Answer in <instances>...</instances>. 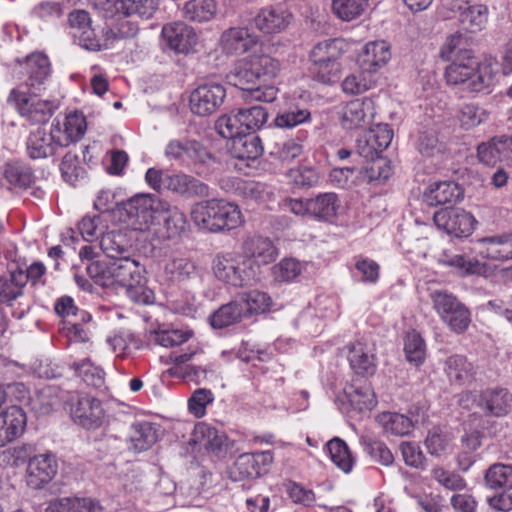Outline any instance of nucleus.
<instances>
[{"label": "nucleus", "mask_w": 512, "mask_h": 512, "mask_svg": "<svg viewBox=\"0 0 512 512\" xmlns=\"http://www.w3.org/2000/svg\"><path fill=\"white\" fill-rule=\"evenodd\" d=\"M280 71L279 60L259 51L238 60L227 77L231 84L243 90L245 100L272 102L277 97L278 89L268 83Z\"/></svg>", "instance_id": "nucleus-1"}, {"label": "nucleus", "mask_w": 512, "mask_h": 512, "mask_svg": "<svg viewBox=\"0 0 512 512\" xmlns=\"http://www.w3.org/2000/svg\"><path fill=\"white\" fill-rule=\"evenodd\" d=\"M494 78L492 63H478L471 50H461L445 70V79L449 85H464L473 93L488 88Z\"/></svg>", "instance_id": "nucleus-2"}, {"label": "nucleus", "mask_w": 512, "mask_h": 512, "mask_svg": "<svg viewBox=\"0 0 512 512\" xmlns=\"http://www.w3.org/2000/svg\"><path fill=\"white\" fill-rule=\"evenodd\" d=\"M191 218L197 226L211 232L235 229L242 223L237 205L217 199L197 203L191 211Z\"/></svg>", "instance_id": "nucleus-3"}, {"label": "nucleus", "mask_w": 512, "mask_h": 512, "mask_svg": "<svg viewBox=\"0 0 512 512\" xmlns=\"http://www.w3.org/2000/svg\"><path fill=\"white\" fill-rule=\"evenodd\" d=\"M431 300L441 321L452 332L462 334L468 329L471 323L470 311L455 295L448 291L436 290L431 293Z\"/></svg>", "instance_id": "nucleus-4"}, {"label": "nucleus", "mask_w": 512, "mask_h": 512, "mask_svg": "<svg viewBox=\"0 0 512 512\" xmlns=\"http://www.w3.org/2000/svg\"><path fill=\"white\" fill-rule=\"evenodd\" d=\"M164 156L183 168L204 166L212 159V154L202 142L189 137L171 139L165 146Z\"/></svg>", "instance_id": "nucleus-5"}, {"label": "nucleus", "mask_w": 512, "mask_h": 512, "mask_svg": "<svg viewBox=\"0 0 512 512\" xmlns=\"http://www.w3.org/2000/svg\"><path fill=\"white\" fill-rule=\"evenodd\" d=\"M129 224L139 231L147 230L154 221V214L169 210V203L152 194H136L123 202Z\"/></svg>", "instance_id": "nucleus-6"}, {"label": "nucleus", "mask_w": 512, "mask_h": 512, "mask_svg": "<svg viewBox=\"0 0 512 512\" xmlns=\"http://www.w3.org/2000/svg\"><path fill=\"white\" fill-rule=\"evenodd\" d=\"M7 101L23 117L35 124L47 122L56 109L54 102L37 98L33 90L31 93H27L19 88H14L10 91Z\"/></svg>", "instance_id": "nucleus-7"}, {"label": "nucleus", "mask_w": 512, "mask_h": 512, "mask_svg": "<svg viewBox=\"0 0 512 512\" xmlns=\"http://www.w3.org/2000/svg\"><path fill=\"white\" fill-rule=\"evenodd\" d=\"M226 90L222 84L209 82L199 85L190 95V109L199 116L215 113L223 104Z\"/></svg>", "instance_id": "nucleus-8"}, {"label": "nucleus", "mask_w": 512, "mask_h": 512, "mask_svg": "<svg viewBox=\"0 0 512 512\" xmlns=\"http://www.w3.org/2000/svg\"><path fill=\"white\" fill-rule=\"evenodd\" d=\"M59 134V121L53 122L50 131L38 128L31 132L26 141V150L31 159H44L54 156L64 146Z\"/></svg>", "instance_id": "nucleus-9"}, {"label": "nucleus", "mask_w": 512, "mask_h": 512, "mask_svg": "<svg viewBox=\"0 0 512 512\" xmlns=\"http://www.w3.org/2000/svg\"><path fill=\"white\" fill-rule=\"evenodd\" d=\"M433 220L438 228L459 238L470 236L477 224L471 213L460 208L439 210L434 213Z\"/></svg>", "instance_id": "nucleus-10"}, {"label": "nucleus", "mask_w": 512, "mask_h": 512, "mask_svg": "<svg viewBox=\"0 0 512 512\" xmlns=\"http://www.w3.org/2000/svg\"><path fill=\"white\" fill-rule=\"evenodd\" d=\"M259 41L260 37L247 27H230L222 32L219 47L226 56H240L252 51Z\"/></svg>", "instance_id": "nucleus-11"}, {"label": "nucleus", "mask_w": 512, "mask_h": 512, "mask_svg": "<svg viewBox=\"0 0 512 512\" xmlns=\"http://www.w3.org/2000/svg\"><path fill=\"white\" fill-rule=\"evenodd\" d=\"M293 14L284 4H272L261 8L255 15V27L265 34H277L287 29Z\"/></svg>", "instance_id": "nucleus-12"}, {"label": "nucleus", "mask_w": 512, "mask_h": 512, "mask_svg": "<svg viewBox=\"0 0 512 512\" xmlns=\"http://www.w3.org/2000/svg\"><path fill=\"white\" fill-rule=\"evenodd\" d=\"M58 472L56 456L50 452L35 455L29 459L26 470L27 485L42 489L50 483Z\"/></svg>", "instance_id": "nucleus-13"}, {"label": "nucleus", "mask_w": 512, "mask_h": 512, "mask_svg": "<svg viewBox=\"0 0 512 512\" xmlns=\"http://www.w3.org/2000/svg\"><path fill=\"white\" fill-rule=\"evenodd\" d=\"M214 276L221 282L233 287H242L246 282V273L240 267V258L233 252L217 253L211 264Z\"/></svg>", "instance_id": "nucleus-14"}, {"label": "nucleus", "mask_w": 512, "mask_h": 512, "mask_svg": "<svg viewBox=\"0 0 512 512\" xmlns=\"http://www.w3.org/2000/svg\"><path fill=\"white\" fill-rule=\"evenodd\" d=\"M375 114V102L372 98H357L344 106L341 125L347 130L363 128L373 121Z\"/></svg>", "instance_id": "nucleus-15"}, {"label": "nucleus", "mask_w": 512, "mask_h": 512, "mask_svg": "<svg viewBox=\"0 0 512 512\" xmlns=\"http://www.w3.org/2000/svg\"><path fill=\"white\" fill-rule=\"evenodd\" d=\"M71 415L82 427L95 429L102 424L104 410L98 399L83 395L77 396L75 401L72 400Z\"/></svg>", "instance_id": "nucleus-16"}, {"label": "nucleus", "mask_w": 512, "mask_h": 512, "mask_svg": "<svg viewBox=\"0 0 512 512\" xmlns=\"http://www.w3.org/2000/svg\"><path fill=\"white\" fill-rule=\"evenodd\" d=\"M144 268L138 261L131 257H121L120 259L108 263V287L111 286H131V283L142 281Z\"/></svg>", "instance_id": "nucleus-17"}, {"label": "nucleus", "mask_w": 512, "mask_h": 512, "mask_svg": "<svg viewBox=\"0 0 512 512\" xmlns=\"http://www.w3.org/2000/svg\"><path fill=\"white\" fill-rule=\"evenodd\" d=\"M162 37L170 49L184 54L193 51L198 41L194 29L184 22L165 25L162 29Z\"/></svg>", "instance_id": "nucleus-18"}, {"label": "nucleus", "mask_w": 512, "mask_h": 512, "mask_svg": "<svg viewBox=\"0 0 512 512\" xmlns=\"http://www.w3.org/2000/svg\"><path fill=\"white\" fill-rule=\"evenodd\" d=\"M444 372L451 385L469 386L476 380L478 367L466 356L454 354L446 358Z\"/></svg>", "instance_id": "nucleus-19"}, {"label": "nucleus", "mask_w": 512, "mask_h": 512, "mask_svg": "<svg viewBox=\"0 0 512 512\" xmlns=\"http://www.w3.org/2000/svg\"><path fill=\"white\" fill-rule=\"evenodd\" d=\"M164 188L186 198H203L210 195V188L206 183L182 172L166 174Z\"/></svg>", "instance_id": "nucleus-20"}, {"label": "nucleus", "mask_w": 512, "mask_h": 512, "mask_svg": "<svg viewBox=\"0 0 512 512\" xmlns=\"http://www.w3.org/2000/svg\"><path fill=\"white\" fill-rule=\"evenodd\" d=\"M243 257L254 264L268 265L278 256V250L268 237L260 235L249 236L241 244Z\"/></svg>", "instance_id": "nucleus-21"}, {"label": "nucleus", "mask_w": 512, "mask_h": 512, "mask_svg": "<svg viewBox=\"0 0 512 512\" xmlns=\"http://www.w3.org/2000/svg\"><path fill=\"white\" fill-rule=\"evenodd\" d=\"M272 461L273 456L269 451L242 454L234 462L231 477L235 481L256 478L261 475L262 466L269 465Z\"/></svg>", "instance_id": "nucleus-22"}, {"label": "nucleus", "mask_w": 512, "mask_h": 512, "mask_svg": "<svg viewBox=\"0 0 512 512\" xmlns=\"http://www.w3.org/2000/svg\"><path fill=\"white\" fill-rule=\"evenodd\" d=\"M23 69L26 74L25 85L33 93L41 91L51 74L48 57L42 53H33L26 57Z\"/></svg>", "instance_id": "nucleus-23"}, {"label": "nucleus", "mask_w": 512, "mask_h": 512, "mask_svg": "<svg viewBox=\"0 0 512 512\" xmlns=\"http://www.w3.org/2000/svg\"><path fill=\"white\" fill-rule=\"evenodd\" d=\"M26 413L16 405L0 413V448L17 439L26 427Z\"/></svg>", "instance_id": "nucleus-24"}, {"label": "nucleus", "mask_w": 512, "mask_h": 512, "mask_svg": "<svg viewBox=\"0 0 512 512\" xmlns=\"http://www.w3.org/2000/svg\"><path fill=\"white\" fill-rule=\"evenodd\" d=\"M391 58L390 47L385 41H373L365 45L358 56V64L364 72H376Z\"/></svg>", "instance_id": "nucleus-25"}, {"label": "nucleus", "mask_w": 512, "mask_h": 512, "mask_svg": "<svg viewBox=\"0 0 512 512\" xmlns=\"http://www.w3.org/2000/svg\"><path fill=\"white\" fill-rule=\"evenodd\" d=\"M463 189L455 182L443 181L428 187L423 197L429 206L454 204L463 198Z\"/></svg>", "instance_id": "nucleus-26"}, {"label": "nucleus", "mask_w": 512, "mask_h": 512, "mask_svg": "<svg viewBox=\"0 0 512 512\" xmlns=\"http://www.w3.org/2000/svg\"><path fill=\"white\" fill-rule=\"evenodd\" d=\"M348 360L351 368L359 375L371 376L376 372L374 347L358 341L349 348Z\"/></svg>", "instance_id": "nucleus-27"}, {"label": "nucleus", "mask_w": 512, "mask_h": 512, "mask_svg": "<svg viewBox=\"0 0 512 512\" xmlns=\"http://www.w3.org/2000/svg\"><path fill=\"white\" fill-rule=\"evenodd\" d=\"M481 406L488 415L505 416L512 407V394L505 388L486 389L481 394Z\"/></svg>", "instance_id": "nucleus-28"}, {"label": "nucleus", "mask_w": 512, "mask_h": 512, "mask_svg": "<svg viewBox=\"0 0 512 512\" xmlns=\"http://www.w3.org/2000/svg\"><path fill=\"white\" fill-rule=\"evenodd\" d=\"M23 269L17 268L0 276V303L11 306L24 294Z\"/></svg>", "instance_id": "nucleus-29"}, {"label": "nucleus", "mask_w": 512, "mask_h": 512, "mask_svg": "<svg viewBox=\"0 0 512 512\" xmlns=\"http://www.w3.org/2000/svg\"><path fill=\"white\" fill-rule=\"evenodd\" d=\"M459 22L461 27L471 33L481 31L488 20V8L482 4L460 5Z\"/></svg>", "instance_id": "nucleus-30"}, {"label": "nucleus", "mask_w": 512, "mask_h": 512, "mask_svg": "<svg viewBox=\"0 0 512 512\" xmlns=\"http://www.w3.org/2000/svg\"><path fill=\"white\" fill-rule=\"evenodd\" d=\"M231 152L237 159L255 160L261 156L263 147L255 133H244L232 141Z\"/></svg>", "instance_id": "nucleus-31"}, {"label": "nucleus", "mask_w": 512, "mask_h": 512, "mask_svg": "<svg viewBox=\"0 0 512 512\" xmlns=\"http://www.w3.org/2000/svg\"><path fill=\"white\" fill-rule=\"evenodd\" d=\"M246 317L244 307L241 306L238 297L222 305L210 316V324L213 328L222 329L236 324Z\"/></svg>", "instance_id": "nucleus-32"}, {"label": "nucleus", "mask_w": 512, "mask_h": 512, "mask_svg": "<svg viewBox=\"0 0 512 512\" xmlns=\"http://www.w3.org/2000/svg\"><path fill=\"white\" fill-rule=\"evenodd\" d=\"M87 123L85 116L80 112H73L66 116L64 128L59 123V138L64 147L79 141L85 134Z\"/></svg>", "instance_id": "nucleus-33"}, {"label": "nucleus", "mask_w": 512, "mask_h": 512, "mask_svg": "<svg viewBox=\"0 0 512 512\" xmlns=\"http://www.w3.org/2000/svg\"><path fill=\"white\" fill-rule=\"evenodd\" d=\"M165 272L173 282L182 283L199 276L198 266L187 257H175L165 265Z\"/></svg>", "instance_id": "nucleus-34"}, {"label": "nucleus", "mask_w": 512, "mask_h": 512, "mask_svg": "<svg viewBox=\"0 0 512 512\" xmlns=\"http://www.w3.org/2000/svg\"><path fill=\"white\" fill-rule=\"evenodd\" d=\"M310 216L324 221H331L335 218L339 208V200L335 193L319 194L309 199Z\"/></svg>", "instance_id": "nucleus-35"}, {"label": "nucleus", "mask_w": 512, "mask_h": 512, "mask_svg": "<svg viewBox=\"0 0 512 512\" xmlns=\"http://www.w3.org/2000/svg\"><path fill=\"white\" fill-rule=\"evenodd\" d=\"M99 246L111 261L121 257H130L131 246L128 244L125 235L120 232L111 231L104 234Z\"/></svg>", "instance_id": "nucleus-36"}, {"label": "nucleus", "mask_w": 512, "mask_h": 512, "mask_svg": "<svg viewBox=\"0 0 512 512\" xmlns=\"http://www.w3.org/2000/svg\"><path fill=\"white\" fill-rule=\"evenodd\" d=\"M217 12L215 0H188L182 8L183 17L193 22L212 20Z\"/></svg>", "instance_id": "nucleus-37"}, {"label": "nucleus", "mask_w": 512, "mask_h": 512, "mask_svg": "<svg viewBox=\"0 0 512 512\" xmlns=\"http://www.w3.org/2000/svg\"><path fill=\"white\" fill-rule=\"evenodd\" d=\"M481 242L487 244L485 252H481L486 258L499 261L512 259V234L486 237Z\"/></svg>", "instance_id": "nucleus-38"}, {"label": "nucleus", "mask_w": 512, "mask_h": 512, "mask_svg": "<svg viewBox=\"0 0 512 512\" xmlns=\"http://www.w3.org/2000/svg\"><path fill=\"white\" fill-rule=\"evenodd\" d=\"M239 302L244 307L245 316L260 314L269 311L272 306V298L266 292L252 290L237 294Z\"/></svg>", "instance_id": "nucleus-39"}, {"label": "nucleus", "mask_w": 512, "mask_h": 512, "mask_svg": "<svg viewBox=\"0 0 512 512\" xmlns=\"http://www.w3.org/2000/svg\"><path fill=\"white\" fill-rule=\"evenodd\" d=\"M376 421L385 433L395 436L407 435L413 427L409 417L396 412H383L377 415Z\"/></svg>", "instance_id": "nucleus-40"}, {"label": "nucleus", "mask_w": 512, "mask_h": 512, "mask_svg": "<svg viewBox=\"0 0 512 512\" xmlns=\"http://www.w3.org/2000/svg\"><path fill=\"white\" fill-rule=\"evenodd\" d=\"M159 6V0H118L114 6L117 12H122L125 17L139 16L151 18Z\"/></svg>", "instance_id": "nucleus-41"}, {"label": "nucleus", "mask_w": 512, "mask_h": 512, "mask_svg": "<svg viewBox=\"0 0 512 512\" xmlns=\"http://www.w3.org/2000/svg\"><path fill=\"white\" fill-rule=\"evenodd\" d=\"M351 406L360 411H371L377 405L375 392L368 383L353 385L347 392Z\"/></svg>", "instance_id": "nucleus-42"}, {"label": "nucleus", "mask_w": 512, "mask_h": 512, "mask_svg": "<svg viewBox=\"0 0 512 512\" xmlns=\"http://www.w3.org/2000/svg\"><path fill=\"white\" fill-rule=\"evenodd\" d=\"M72 369L88 386L101 389L105 385V372L99 366L94 365L90 359L74 362Z\"/></svg>", "instance_id": "nucleus-43"}, {"label": "nucleus", "mask_w": 512, "mask_h": 512, "mask_svg": "<svg viewBox=\"0 0 512 512\" xmlns=\"http://www.w3.org/2000/svg\"><path fill=\"white\" fill-rule=\"evenodd\" d=\"M510 143H512V139L507 137L493 138L487 143H482L477 149L480 162L488 166L495 165Z\"/></svg>", "instance_id": "nucleus-44"}, {"label": "nucleus", "mask_w": 512, "mask_h": 512, "mask_svg": "<svg viewBox=\"0 0 512 512\" xmlns=\"http://www.w3.org/2000/svg\"><path fill=\"white\" fill-rule=\"evenodd\" d=\"M485 482L491 489H512V465H491L485 473Z\"/></svg>", "instance_id": "nucleus-45"}, {"label": "nucleus", "mask_w": 512, "mask_h": 512, "mask_svg": "<svg viewBox=\"0 0 512 512\" xmlns=\"http://www.w3.org/2000/svg\"><path fill=\"white\" fill-rule=\"evenodd\" d=\"M360 443L365 452L377 463L389 466L394 462V456L387 445L369 435H362Z\"/></svg>", "instance_id": "nucleus-46"}, {"label": "nucleus", "mask_w": 512, "mask_h": 512, "mask_svg": "<svg viewBox=\"0 0 512 512\" xmlns=\"http://www.w3.org/2000/svg\"><path fill=\"white\" fill-rule=\"evenodd\" d=\"M332 462L343 472L349 473L354 465V458L347 444L340 438H334L327 443Z\"/></svg>", "instance_id": "nucleus-47"}, {"label": "nucleus", "mask_w": 512, "mask_h": 512, "mask_svg": "<svg viewBox=\"0 0 512 512\" xmlns=\"http://www.w3.org/2000/svg\"><path fill=\"white\" fill-rule=\"evenodd\" d=\"M368 6L369 0H332L333 13L343 21L360 17Z\"/></svg>", "instance_id": "nucleus-48"}, {"label": "nucleus", "mask_w": 512, "mask_h": 512, "mask_svg": "<svg viewBox=\"0 0 512 512\" xmlns=\"http://www.w3.org/2000/svg\"><path fill=\"white\" fill-rule=\"evenodd\" d=\"M489 113L475 103H467L460 107L457 118L465 130L472 129L488 119Z\"/></svg>", "instance_id": "nucleus-49"}, {"label": "nucleus", "mask_w": 512, "mask_h": 512, "mask_svg": "<svg viewBox=\"0 0 512 512\" xmlns=\"http://www.w3.org/2000/svg\"><path fill=\"white\" fill-rule=\"evenodd\" d=\"M311 120L309 109L298 105L291 106L288 110L279 113L274 119V124L279 128L291 129Z\"/></svg>", "instance_id": "nucleus-50"}, {"label": "nucleus", "mask_w": 512, "mask_h": 512, "mask_svg": "<svg viewBox=\"0 0 512 512\" xmlns=\"http://www.w3.org/2000/svg\"><path fill=\"white\" fill-rule=\"evenodd\" d=\"M237 114L245 133L261 128L268 118L267 111L261 106L239 109Z\"/></svg>", "instance_id": "nucleus-51"}, {"label": "nucleus", "mask_w": 512, "mask_h": 512, "mask_svg": "<svg viewBox=\"0 0 512 512\" xmlns=\"http://www.w3.org/2000/svg\"><path fill=\"white\" fill-rule=\"evenodd\" d=\"M4 176L12 186L19 188H27L34 181L31 168L19 162L8 163Z\"/></svg>", "instance_id": "nucleus-52"}, {"label": "nucleus", "mask_w": 512, "mask_h": 512, "mask_svg": "<svg viewBox=\"0 0 512 512\" xmlns=\"http://www.w3.org/2000/svg\"><path fill=\"white\" fill-rule=\"evenodd\" d=\"M343 53V41L340 39H327L317 43L310 52L311 61L339 60Z\"/></svg>", "instance_id": "nucleus-53"}, {"label": "nucleus", "mask_w": 512, "mask_h": 512, "mask_svg": "<svg viewBox=\"0 0 512 512\" xmlns=\"http://www.w3.org/2000/svg\"><path fill=\"white\" fill-rule=\"evenodd\" d=\"M302 153L303 145L291 139L274 144L269 155L274 161H278L281 164H289Z\"/></svg>", "instance_id": "nucleus-54"}, {"label": "nucleus", "mask_w": 512, "mask_h": 512, "mask_svg": "<svg viewBox=\"0 0 512 512\" xmlns=\"http://www.w3.org/2000/svg\"><path fill=\"white\" fill-rule=\"evenodd\" d=\"M215 127L221 137L230 139L231 141L245 133L238 114L234 111L219 117Z\"/></svg>", "instance_id": "nucleus-55"}, {"label": "nucleus", "mask_w": 512, "mask_h": 512, "mask_svg": "<svg viewBox=\"0 0 512 512\" xmlns=\"http://www.w3.org/2000/svg\"><path fill=\"white\" fill-rule=\"evenodd\" d=\"M442 262L459 270L462 275L482 274L485 266L475 258H467L461 254L446 255Z\"/></svg>", "instance_id": "nucleus-56"}, {"label": "nucleus", "mask_w": 512, "mask_h": 512, "mask_svg": "<svg viewBox=\"0 0 512 512\" xmlns=\"http://www.w3.org/2000/svg\"><path fill=\"white\" fill-rule=\"evenodd\" d=\"M310 71L320 82L331 83L339 76L340 63L339 60L332 59L311 61Z\"/></svg>", "instance_id": "nucleus-57"}, {"label": "nucleus", "mask_w": 512, "mask_h": 512, "mask_svg": "<svg viewBox=\"0 0 512 512\" xmlns=\"http://www.w3.org/2000/svg\"><path fill=\"white\" fill-rule=\"evenodd\" d=\"M131 441L136 451H145L155 443L156 432L148 422L137 423L133 425Z\"/></svg>", "instance_id": "nucleus-58"}, {"label": "nucleus", "mask_w": 512, "mask_h": 512, "mask_svg": "<svg viewBox=\"0 0 512 512\" xmlns=\"http://www.w3.org/2000/svg\"><path fill=\"white\" fill-rule=\"evenodd\" d=\"M290 182L299 188H310L318 183V171L308 165H300L297 168L290 169L287 173Z\"/></svg>", "instance_id": "nucleus-59"}, {"label": "nucleus", "mask_w": 512, "mask_h": 512, "mask_svg": "<svg viewBox=\"0 0 512 512\" xmlns=\"http://www.w3.org/2000/svg\"><path fill=\"white\" fill-rule=\"evenodd\" d=\"M60 170L64 180L72 185L82 178L85 174V169L77 154L69 151L67 152L61 162Z\"/></svg>", "instance_id": "nucleus-60"}, {"label": "nucleus", "mask_w": 512, "mask_h": 512, "mask_svg": "<svg viewBox=\"0 0 512 512\" xmlns=\"http://www.w3.org/2000/svg\"><path fill=\"white\" fill-rule=\"evenodd\" d=\"M191 335V332L180 329H160L154 332L153 341L165 348H171L188 341Z\"/></svg>", "instance_id": "nucleus-61"}, {"label": "nucleus", "mask_w": 512, "mask_h": 512, "mask_svg": "<svg viewBox=\"0 0 512 512\" xmlns=\"http://www.w3.org/2000/svg\"><path fill=\"white\" fill-rule=\"evenodd\" d=\"M404 351L410 363L420 365L425 357V344L421 336L415 332L407 333Z\"/></svg>", "instance_id": "nucleus-62"}, {"label": "nucleus", "mask_w": 512, "mask_h": 512, "mask_svg": "<svg viewBox=\"0 0 512 512\" xmlns=\"http://www.w3.org/2000/svg\"><path fill=\"white\" fill-rule=\"evenodd\" d=\"M168 216L165 219V228L169 238L181 236L189 229V222L186 215L177 208L166 211Z\"/></svg>", "instance_id": "nucleus-63"}, {"label": "nucleus", "mask_w": 512, "mask_h": 512, "mask_svg": "<svg viewBox=\"0 0 512 512\" xmlns=\"http://www.w3.org/2000/svg\"><path fill=\"white\" fill-rule=\"evenodd\" d=\"M301 273V264L292 258L283 259L273 266L272 275L278 282H289L294 280Z\"/></svg>", "instance_id": "nucleus-64"}]
</instances>
